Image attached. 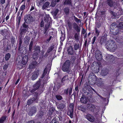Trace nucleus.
Returning <instances> with one entry per match:
<instances>
[{"label":"nucleus","mask_w":123,"mask_h":123,"mask_svg":"<svg viewBox=\"0 0 123 123\" xmlns=\"http://www.w3.org/2000/svg\"><path fill=\"white\" fill-rule=\"evenodd\" d=\"M106 47L109 51H114L116 49L115 43L113 41L109 40L106 43Z\"/></svg>","instance_id":"nucleus-1"},{"label":"nucleus","mask_w":123,"mask_h":123,"mask_svg":"<svg viewBox=\"0 0 123 123\" xmlns=\"http://www.w3.org/2000/svg\"><path fill=\"white\" fill-rule=\"evenodd\" d=\"M70 64V63L69 61H67L64 63L62 67V70L64 72L68 71L69 68Z\"/></svg>","instance_id":"nucleus-2"},{"label":"nucleus","mask_w":123,"mask_h":123,"mask_svg":"<svg viewBox=\"0 0 123 123\" xmlns=\"http://www.w3.org/2000/svg\"><path fill=\"white\" fill-rule=\"evenodd\" d=\"M85 117L88 121L91 122H94L95 119L94 117L89 114H87L85 116Z\"/></svg>","instance_id":"nucleus-3"},{"label":"nucleus","mask_w":123,"mask_h":123,"mask_svg":"<svg viewBox=\"0 0 123 123\" xmlns=\"http://www.w3.org/2000/svg\"><path fill=\"white\" fill-rule=\"evenodd\" d=\"M25 20L26 23L30 24L32 22L33 18L30 15H27L25 17Z\"/></svg>","instance_id":"nucleus-4"},{"label":"nucleus","mask_w":123,"mask_h":123,"mask_svg":"<svg viewBox=\"0 0 123 123\" xmlns=\"http://www.w3.org/2000/svg\"><path fill=\"white\" fill-rule=\"evenodd\" d=\"M39 74V71L38 70L34 72L32 74L31 76V79L32 80H34L36 79L38 77Z\"/></svg>","instance_id":"nucleus-5"},{"label":"nucleus","mask_w":123,"mask_h":123,"mask_svg":"<svg viewBox=\"0 0 123 123\" xmlns=\"http://www.w3.org/2000/svg\"><path fill=\"white\" fill-rule=\"evenodd\" d=\"M28 59V57L27 55H25L23 57L21 65L22 67H23V65H25L27 63Z\"/></svg>","instance_id":"nucleus-6"},{"label":"nucleus","mask_w":123,"mask_h":123,"mask_svg":"<svg viewBox=\"0 0 123 123\" xmlns=\"http://www.w3.org/2000/svg\"><path fill=\"white\" fill-rule=\"evenodd\" d=\"M90 106V109L92 111H95L96 112L97 109L98 108V107L97 106L92 104H90L89 105Z\"/></svg>","instance_id":"nucleus-7"},{"label":"nucleus","mask_w":123,"mask_h":123,"mask_svg":"<svg viewBox=\"0 0 123 123\" xmlns=\"http://www.w3.org/2000/svg\"><path fill=\"white\" fill-rule=\"evenodd\" d=\"M80 101L83 103H86L87 102V100L86 98L84 96H82L80 98Z\"/></svg>","instance_id":"nucleus-8"},{"label":"nucleus","mask_w":123,"mask_h":123,"mask_svg":"<svg viewBox=\"0 0 123 123\" xmlns=\"http://www.w3.org/2000/svg\"><path fill=\"white\" fill-rule=\"evenodd\" d=\"M36 108L34 107L31 109V111L29 113V115L30 116H31L36 111Z\"/></svg>","instance_id":"nucleus-9"},{"label":"nucleus","mask_w":123,"mask_h":123,"mask_svg":"<svg viewBox=\"0 0 123 123\" xmlns=\"http://www.w3.org/2000/svg\"><path fill=\"white\" fill-rule=\"evenodd\" d=\"M74 28L77 32L80 31V28L78 26L76 23L74 24Z\"/></svg>","instance_id":"nucleus-10"},{"label":"nucleus","mask_w":123,"mask_h":123,"mask_svg":"<svg viewBox=\"0 0 123 123\" xmlns=\"http://www.w3.org/2000/svg\"><path fill=\"white\" fill-rule=\"evenodd\" d=\"M37 64V63L36 61H34L31 64L29 65V68L30 69H32L34 68L36 66Z\"/></svg>","instance_id":"nucleus-11"},{"label":"nucleus","mask_w":123,"mask_h":123,"mask_svg":"<svg viewBox=\"0 0 123 123\" xmlns=\"http://www.w3.org/2000/svg\"><path fill=\"white\" fill-rule=\"evenodd\" d=\"M107 3L109 6L111 7L115 3L113 2L112 0H107Z\"/></svg>","instance_id":"nucleus-12"},{"label":"nucleus","mask_w":123,"mask_h":123,"mask_svg":"<svg viewBox=\"0 0 123 123\" xmlns=\"http://www.w3.org/2000/svg\"><path fill=\"white\" fill-rule=\"evenodd\" d=\"M39 85L38 84H36L34 86V87L35 89H34L33 90L31 91V92H33L35 91L39 87Z\"/></svg>","instance_id":"nucleus-13"},{"label":"nucleus","mask_w":123,"mask_h":123,"mask_svg":"<svg viewBox=\"0 0 123 123\" xmlns=\"http://www.w3.org/2000/svg\"><path fill=\"white\" fill-rule=\"evenodd\" d=\"M30 38L29 37L27 36L25 37L24 39V42L26 44H28L29 42Z\"/></svg>","instance_id":"nucleus-14"},{"label":"nucleus","mask_w":123,"mask_h":123,"mask_svg":"<svg viewBox=\"0 0 123 123\" xmlns=\"http://www.w3.org/2000/svg\"><path fill=\"white\" fill-rule=\"evenodd\" d=\"M68 53L71 55H73V50L72 47L68 49Z\"/></svg>","instance_id":"nucleus-15"},{"label":"nucleus","mask_w":123,"mask_h":123,"mask_svg":"<svg viewBox=\"0 0 123 123\" xmlns=\"http://www.w3.org/2000/svg\"><path fill=\"white\" fill-rule=\"evenodd\" d=\"M49 3L48 2H46L44 3L42 7L43 9H45L46 7H48L49 5Z\"/></svg>","instance_id":"nucleus-16"},{"label":"nucleus","mask_w":123,"mask_h":123,"mask_svg":"<svg viewBox=\"0 0 123 123\" xmlns=\"http://www.w3.org/2000/svg\"><path fill=\"white\" fill-rule=\"evenodd\" d=\"M64 4H67L68 5H71V0H66L64 2Z\"/></svg>","instance_id":"nucleus-17"},{"label":"nucleus","mask_w":123,"mask_h":123,"mask_svg":"<svg viewBox=\"0 0 123 123\" xmlns=\"http://www.w3.org/2000/svg\"><path fill=\"white\" fill-rule=\"evenodd\" d=\"M6 117L4 116L1 117L0 118V123H3L4 121L6 120Z\"/></svg>","instance_id":"nucleus-18"},{"label":"nucleus","mask_w":123,"mask_h":123,"mask_svg":"<svg viewBox=\"0 0 123 123\" xmlns=\"http://www.w3.org/2000/svg\"><path fill=\"white\" fill-rule=\"evenodd\" d=\"M78 108L79 110H80L83 112H85L86 111V108L83 106H80Z\"/></svg>","instance_id":"nucleus-19"},{"label":"nucleus","mask_w":123,"mask_h":123,"mask_svg":"<svg viewBox=\"0 0 123 123\" xmlns=\"http://www.w3.org/2000/svg\"><path fill=\"white\" fill-rule=\"evenodd\" d=\"M35 100V99L34 98H32L31 99H30L28 100L27 102V104L28 105H31L32 103L33 102V101Z\"/></svg>","instance_id":"nucleus-20"},{"label":"nucleus","mask_w":123,"mask_h":123,"mask_svg":"<svg viewBox=\"0 0 123 123\" xmlns=\"http://www.w3.org/2000/svg\"><path fill=\"white\" fill-rule=\"evenodd\" d=\"M95 56L97 59L98 60H100L102 59V57L101 55V54H96L95 55Z\"/></svg>","instance_id":"nucleus-21"},{"label":"nucleus","mask_w":123,"mask_h":123,"mask_svg":"<svg viewBox=\"0 0 123 123\" xmlns=\"http://www.w3.org/2000/svg\"><path fill=\"white\" fill-rule=\"evenodd\" d=\"M56 4V0H53L50 6L52 7H54L55 6Z\"/></svg>","instance_id":"nucleus-22"},{"label":"nucleus","mask_w":123,"mask_h":123,"mask_svg":"<svg viewBox=\"0 0 123 123\" xmlns=\"http://www.w3.org/2000/svg\"><path fill=\"white\" fill-rule=\"evenodd\" d=\"M65 105L63 104H61L59 105L58 106V107L60 109H63L65 107Z\"/></svg>","instance_id":"nucleus-23"},{"label":"nucleus","mask_w":123,"mask_h":123,"mask_svg":"<svg viewBox=\"0 0 123 123\" xmlns=\"http://www.w3.org/2000/svg\"><path fill=\"white\" fill-rule=\"evenodd\" d=\"M79 47V43L75 44L74 46V49L75 50L78 49Z\"/></svg>","instance_id":"nucleus-24"},{"label":"nucleus","mask_w":123,"mask_h":123,"mask_svg":"<svg viewBox=\"0 0 123 123\" xmlns=\"http://www.w3.org/2000/svg\"><path fill=\"white\" fill-rule=\"evenodd\" d=\"M117 27V25H116L115 23H113L111 25V29H114Z\"/></svg>","instance_id":"nucleus-25"},{"label":"nucleus","mask_w":123,"mask_h":123,"mask_svg":"<svg viewBox=\"0 0 123 123\" xmlns=\"http://www.w3.org/2000/svg\"><path fill=\"white\" fill-rule=\"evenodd\" d=\"M10 54L9 53L6 54L5 57V59L7 61L8 60L10 57Z\"/></svg>","instance_id":"nucleus-26"},{"label":"nucleus","mask_w":123,"mask_h":123,"mask_svg":"<svg viewBox=\"0 0 123 123\" xmlns=\"http://www.w3.org/2000/svg\"><path fill=\"white\" fill-rule=\"evenodd\" d=\"M26 31V30L24 29H23L21 30L20 34L22 37H23V35L25 33Z\"/></svg>","instance_id":"nucleus-27"},{"label":"nucleus","mask_w":123,"mask_h":123,"mask_svg":"<svg viewBox=\"0 0 123 123\" xmlns=\"http://www.w3.org/2000/svg\"><path fill=\"white\" fill-rule=\"evenodd\" d=\"M118 27L120 29H123V23L122 22L120 23L118 25Z\"/></svg>","instance_id":"nucleus-28"},{"label":"nucleus","mask_w":123,"mask_h":123,"mask_svg":"<svg viewBox=\"0 0 123 123\" xmlns=\"http://www.w3.org/2000/svg\"><path fill=\"white\" fill-rule=\"evenodd\" d=\"M64 11L66 14H68L69 12V9L68 8H66L65 9Z\"/></svg>","instance_id":"nucleus-29"},{"label":"nucleus","mask_w":123,"mask_h":123,"mask_svg":"<svg viewBox=\"0 0 123 123\" xmlns=\"http://www.w3.org/2000/svg\"><path fill=\"white\" fill-rule=\"evenodd\" d=\"M97 85L98 86L101 87L103 85V83L101 81H99L97 83Z\"/></svg>","instance_id":"nucleus-30"},{"label":"nucleus","mask_w":123,"mask_h":123,"mask_svg":"<svg viewBox=\"0 0 123 123\" xmlns=\"http://www.w3.org/2000/svg\"><path fill=\"white\" fill-rule=\"evenodd\" d=\"M56 97L57 99L58 100H61L62 98V97L59 95H56Z\"/></svg>","instance_id":"nucleus-31"},{"label":"nucleus","mask_w":123,"mask_h":123,"mask_svg":"<svg viewBox=\"0 0 123 123\" xmlns=\"http://www.w3.org/2000/svg\"><path fill=\"white\" fill-rule=\"evenodd\" d=\"M25 3L24 5H22L20 8V10H24L25 7Z\"/></svg>","instance_id":"nucleus-32"},{"label":"nucleus","mask_w":123,"mask_h":123,"mask_svg":"<svg viewBox=\"0 0 123 123\" xmlns=\"http://www.w3.org/2000/svg\"><path fill=\"white\" fill-rule=\"evenodd\" d=\"M99 31L97 30L96 28L95 29V33L96 34V36L98 37V36L99 34Z\"/></svg>","instance_id":"nucleus-33"},{"label":"nucleus","mask_w":123,"mask_h":123,"mask_svg":"<svg viewBox=\"0 0 123 123\" xmlns=\"http://www.w3.org/2000/svg\"><path fill=\"white\" fill-rule=\"evenodd\" d=\"M50 23H48L47 24L45 25V29H47L49 27Z\"/></svg>","instance_id":"nucleus-34"},{"label":"nucleus","mask_w":123,"mask_h":123,"mask_svg":"<svg viewBox=\"0 0 123 123\" xmlns=\"http://www.w3.org/2000/svg\"><path fill=\"white\" fill-rule=\"evenodd\" d=\"M78 35L77 34H75L74 35V38L75 39L77 40L78 39Z\"/></svg>","instance_id":"nucleus-35"},{"label":"nucleus","mask_w":123,"mask_h":123,"mask_svg":"<svg viewBox=\"0 0 123 123\" xmlns=\"http://www.w3.org/2000/svg\"><path fill=\"white\" fill-rule=\"evenodd\" d=\"M96 37L94 36L92 40V43L93 44L94 42H95L96 40Z\"/></svg>","instance_id":"nucleus-36"},{"label":"nucleus","mask_w":123,"mask_h":123,"mask_svg":"<svg viewBox=\"0 0 123 123\" xmlns=\"http://www.w3.org/2000/svg\"><path fill=\"white\" fill-rule=\"evenodd\" d=\"M74 104L73 103H71L70 104L69 107L72 110H73V108H74Z\"/></svg>","instance_id":"nucleus-37"},{"label":"nucleus","mask_w":123,"mask_h":123,"mask_svg":"<svg viewBox=\"0 0 123 123\" xmlns=\"http://www.w3.org/2000/svg\"><path fill=\"white\" fill-rule=\"evenodd\" d=\"M50 123H58L56 120L55 119H53L51 121Z\"/></svg>","instance_id":"nucleus-38"},{"label":"nucleus","mask_w":123,"mask_h":123,"mask_svg":"<svg viewBox=\"0 0 123 123\" xmlns=\"http://www.w3.org/2000/svg\"><path fill=\"white\" fill-rule=\"evenodd\" d=\"M68 79V76H65L62 79V81H64Z\"/></svg>","instance_id":"nucleus-39"},{"label":"nucleus","mask_w":123,"mask_h":123,"mask_svg":"<svg viewBox=\"0 0 123 123\" xmlns=\"http://www.w3.org/2000/svg\"><path fill=\"white\" fill-rule=\"evenodd\" d=\"M44 25V22L43 21H42L40 24V26L41 27H43Z\"/></svg>","instance_id":"nucleus-40"},{"label":"nucleus","mask_w":123,"mask_h":123,"mask_svg":"<svg viewBox=\"0 0 123 123\" xmlns=\"http://www.w3.org/2000/svg\"><path fill=\"white\" fill-rule=\"evenodd\" d=\"M58 11L59 10L58 9H56L55 10V11L54 12V14L55 15H57L58 12Z\"/></svg>","instance_id":"nucleus-41"},{"label":"nucleus","mask_w":123,"mask_h":123,"mask_svg":"<svg viewBox=\"0 0 123 123\" xmlns=\"http://www.w3.org/2000/svg\"><path fill=\"white\" fill-rule=\"evenodd\" d=\"M72 89L71 87L69 88V95L71 94L72 93Z\"/></svg>","instance_id":"nucleus-42"},{"label":"nucleus","mask_w":123,"mask_h":123,"mask_svg":"<svg viewBox=\"0 0 123 123\" xmlns=\"http://www.w3.org/2000/svg\"><path fill=\"white\" fill-rule=\"evenodd\" d=\"M23 27L25 28H26L28 26V25H26L25 24V23L23 24Z\"/></svg>","instance_id":"nucleus-43"},{"label":"nucleus","mask_w":123,"mask_h":123,"mask_svg":"<svg viewBox=\"0 0 123 123\" xmlns=\"http://www.w3.org/2000/svg\"><path fill=\"white\" fill-rule=\"evenodd\" d=\"M47 0H41L40 2V5H41L43 3Z\"/></svg>","instance_id":"nucleus-44"},{"label":"nucleus","mask_w":123,"mask_h":123,"mask_svg":"<svg viewBox=\"0 0 123 123\" xmlns=\"http://www.w3.org/2000/svg\"><path fill=\"white\" fill-rule=\"evenodd\" d=\"M68 89H65L64 91V94H67L68 93Z\"/></svg>","instance_id":"nucleus-45"},{"label":"nucleus","mask_w":123,"mask_h":123,"mask_svg":"<svg viewBox=\"0 0 123 123\" xmlns=\"http://www.w3.org/2000/svg\"><path fill=\"white\" fill-rule=\"evenodd\" d=\"M5 0H1L0 3L2 4H4L5 2Z\"/></svg>","instance_id":"nucleus-46"},{"label":"nucleus","mask_w":123,"mask_h":123,"mask_svg":"<svg viewBox=\"0 0 123 123\" xmlns=\"http://www.w3.org/2000/svg\"><path fill=\"white\" fill-rule=\"evenodd\" d=\"M75 19L76 21L77 22H79V21H80V20L78 19L77 18H75Z\"/></svg>","instance_id":"nucleus-47"},{"label":"nucleus","mask_w":123,"mask_h":123,"mask_svg":"<svg viewBox=\"0 0 123 123\" xmlns=\"http://www.w3.org/2000/svg\"><path fill=\"white\" fill-rule=\"evenodd\" d=\"M27 123H34V121H31L28 122ZM37 123H40L38 122Z\"/></svg>","instance_id":"nucleus-48"},{"label":"nucleus","mask_w":123,"mask_h":123,"mask_svg":"<svg viewBox=\"0 0 123 123\" xmlns=\"http://www.w3.org/2000/svg\"><path fill=\"white\" fill-rule=\"evenodd\" d=\"M20 79L19 78L18 79V80H17V81H16V83H15L16 84H17L19 82V81L20 80Z\"/></svg>","instance_id":"nucleus-49"},{"label":"nucleus","mask_w":123,"mask_h":123,"mask_svg":"<svg viewBox=\"0 0 123 123\" xmlns=\"http://www.w3.org/2000/svg\"><path fill=\"white\" fill-rule=\"evenodd\" d=\"M51 38H52L51 36L50 37H49V38L48 39H47V41H48V42H49Z\"/></svg>","instance_id":"nucleus-50"},{"label":"nucleus","mask_w":123,"mask_h":123,"mask_svg":"<svg viewBox=\"0 0 123 123\" xmlns=\"http://www.w3.org/2000/svg\"><path fill=\"white\" fill-rule=\"evenodd\" d=\"M108 73V72L106 71V72L105 73V74H104V76L106 75Z\"/></svg>","instance_id":"nucleus-51"},{"label":"nucleus","mask_w":123,"mask_h":123,"mask_svg":"<svg viewBox=\"0 0 123 123\" xmlns=\"http://www.w3.org/2000/svg\"><path fill=\"white\" fill-rule=\"evenodd\" d=\"M78 86H77L75 88V90L76 91H77L78 90Z\"/></svg>","instance_id":"nucleus-52"},{"label":"nucleus","mask_w":123,"mask_h":123,"mask_svg":"<svg viewBox=\"0 0 123 123\" xmlns=\"http://www.w3.org/2000/svg\"><path fill=\"white\" fill-rule=\"evenodd\" d=\"M9 18V17L8 16H7L6 17V20H7Z\"/></svg>","instance_id":"nucleus-53"},{"label":"nucleus","mask_w":123,"mask_h":123,"mask_svg":"<svg viewBox=\"0 0 123 123\" xmlns=\"http://www.w3.org/2000/svg\"><path fill=\"white\" fill-rule=\"evenodd\" d=\"M70 113V117L71 118H72L73 117V114L72 113Z\"/></svg>","instance_id":"nucleus-54"},{"label":"nucleus","mask_w":123,"mask_h":123,"mask_svg":"<svg viewBox=\"0 0 123 123\" xmlns=\"http://www.w3.org/2000/svg\"><path fill=\"white\" fill-rule=\"evenodd\" d=\"M18 10V8L17 7H16V12H17Z\"/></svg>","instance_id":"nucleus-55"},{"label":"nucleus","mask_w":123,"mask_h":123,"mask_svg":"<svg viewBox=\"0 0 123 123\" xmlns=\"http://www.w3.org/2000/svg\"><path fill=\"white\" fill-rule=\"evenodd\" d=\"M6 68V66H5L3 67V68L4 69H5Z\"/></svg>","instance_id":"nucleus-56"},{"label":"nucleus","mask_w":123,"mask_h":123,"mask_svg":"<svg viewBox=\"0 0 123 123\" xmlns=\"http://www.w3.org/2000/svg\"><path fill=\"white\" fill-rule=\"evenodd\" d=\"M34 9V8L33 7H32L31 9H30V10L31 11L32 10H33V9Z\"/></svg>","instance_id":"nucleus-57"},{"label":"nucleus","mask_w":123,"mask_h":123,"mask_svg":"<svg viewBox=\"0 0 123 123\" xmlns=\"http://www.w3.org/2000/svg\"><path fill=\"white\" fill-rule=\"evenodd\" d=\"M92 90L93 91L95 92L96 93L97 92H96V91L94 89H92Z\"/></svg>","instance_id":"nucleus-58"},{"label":"nucleus","mask_w":123,"mask_h":123,"mask_svg":"<svg viewBox=\"0 0 123 123\" xmlns=\"http://www.w3.org/2000/svg\"><path fill=\"white\" fill-rule=\"evenodd\" d=\"M69 123H71V120H69Z\"/></svg>","instance_id":"nucleus-59"},{"label":"nucleus","mask_w":123,"mask_h":123,"mask_svg":"<svg viewBox=\"0 0 123 123\" xmlns=\"http://www.w3.org/2000/svg\"><path fill=\"white\" fill-rule=\"evenodd\" d=\"M38 52H39V50H40L39 49V47H38Z\"/></svg>","instance_id":"nucleus-60"},{"label":"nucleus","mask_w":123,"mask_h":123,"mask_svg":"<svg viewBox=\"0 0 123 123\" xmlns=\"http://www.w3.org/2000/svg\"><path fill=\"white\" fill-rule=\"evenodd\" d=\"M60 0H57V2H58Z\"/></svg>","instance_id":"nucleus-61"},{"label":"nucleus","mask_w":123,"mask_h":123,"mask_svg":"<svg viewBox=\"0 0 123 123\" xmlns=\"http://www.w3.org/2000/svg\"><path fill=\"white\" fill-rule=\"evenodd\" d=\"M2 88L1 87H0V91L1 90Z\"/></svg>","instance_id":"nucleus-62"},{"label":"nucleus","mask_w":123,"mask_h":123,"mask_svg":"<svg viewBox=\"0 0 123 123\" xmlns=\"http://www.w3.org/2000/svg\"><path fill=\"white\" fill-rule=\"evenodd\" d=\"M93 77L94 78H95L96 77V76L95 75H93Z\"/></svg>","instance_id":"nucleus-63"},{"label":"nucleus","mask_w":123,"mask_h":123,"mask_svg":"<svg viewBox=\"0 0 123 123\" xmlns=\"http://www.w3.org/2000/svg\"><path fill=\"white\" fill-rule=\"evenodd\" d=\"M24 0H22V2H21V3L22 2H23L24 1Z\"/></svg>","instance_id":"nucleus-64"}]
</instances>
